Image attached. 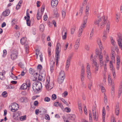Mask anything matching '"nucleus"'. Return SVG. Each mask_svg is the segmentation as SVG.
<instances>
[{
  "label": "nucleus",
  "mask_w": 122,
  "mask_h": 122,
  "mask_svg": "<svg viewBox=\"0 0 122 122\" xmlns=\"http://www.w3.org/2000/svg\"><path fill=\"white\" fill-rule=\"evenodd\" d=\"M106 23V29L103 32V36L102 37L103 40H106L107 37V35L109 33L110 25L109 22L105 19L104 16H103L101 18L96 19L94 22V24L97 25L100 29H102L104 27Z\"/></svg>",
  "instance_id": "obj_1"
},
{
  "label": "nucleus",
  "mask_w": 122,
  "mask_h": 122,
  "mask_svg": "<svg viewBox=\"0 0 122 122\" xmlns=\"http://www.w3.org/2000/svg\"><path fill=\"white\" fill-rule=\"evenodd\" d=\"M42 85L41 83L39 81H35L33 83L32 88L34 91H38L41 88Z\"/></svg>",
  "instance_id": "obj_2"
},
{
  "label": "nucleus",
  "mask_w": 122,
  "mask_h": 122,
  "mask_svg": "<svg viewBox=\"0 0 122 122\" xmlns=\"http://www.w3.org/2000/svg\"><path fill=\"white\" fill-rule=\"evenodd\" d=\"M65 73L64 71H61L60 72L58 78V81L60 84H61L65 78Z\"/></svg>",
  "instance_id": "obj_3"
},
{
  "label": "nucleus",
  "mask_w": 122,
  "mask_h": 122,
  "mask_svg": "<svg viewBox=\"0 0 122 122\" xmlns=\"http://www.w3.org/2000/svg\"><path fill=\"white\" fill-rule=\"evenodd\" d=\"M50 78L49 77L47 79L45 85L46 89L48 91L51 90L53 88L54 86L53 83L52 82H51L50 83Z\"/></svg>",
  "instance_id": "obj_4"
},
{
  "label": "nucleus",
  "mask_w": 122,
  "mask_h": 122,
  "mask_svg": "<svg viewBox=\"0 0 122 122\" xmlns=\"http://www.w3.org/2000/svg\"><path fill=\"white\" fill-rule=\"evenodd\" d=\"M19 107L18 104L16 103H12L11 106H9V108L11 109L13 112H15L18 110Z\"/></svg>",
  "instance_id": "obj_5"
},
{
  "label": "nucleus",
  "mask_w": 122,
  "mask_h": 122,
  "mask_svg": "<svg viewBox=\"0 0 122 122\" xmlns=\"http://www.w3.org/2000/svg\"><path fill=\"white\" fill-rule=\"evenodd\" d=\"M60 51V50L59 49V47L58 46H56V56L55 58L56 59V63L57 64L58 63V59L60 58V55H59V53Z\"/></svg>",
  "instance_id": "obj_6"
},
{
  "label": "nucleus",
  "mask_w": 122,
  "mask_h": 122,
  "mask_svg": "<svg viewBox=\"0 0 122 122\" xmlns=\"http://www.w3.org/2000/svg\"><path fill=\"white\" fill-rule=\"evenodd\" d=\"M18 55V52L16 51H12L10 54L11 59L14 60L16 59Z\"/></svg>",
  "instance_id": "obj_7"
},
{
  "label": "nucleus",
  "mask_w": 122,
  "mask_h": 122,
  "mask_svg": "<svg viewBox=\"0 0 122 122\" xmlns=\"http://www.w3.org/2000/svg\"><path fill=\"white\" fill-rule=\"evenodd\" d=\"M93 117L94 120L97 121L98 118V116L96 113V110L95 106L93 107L92 109Z\"/></svg>",
  "instance_id": "obj_8"
},
{
  "label": "nucleus",
  "mask_w": 122,
  "mask_h": 122,
  "mask_svg": "<svg viewBox=\"0 0 122 122\" xmlns=\"http://www.w3.org/2000/svg\"><path fill=\"white\" fill-rule=\"evenodd\" d=\"M87 18H86L84 19L83 23L80 26V29L83 30L84 28L86 26V23L87 22Z\"/></svg>",
  "instance_id": "obj_9"
},
{
  "label": "nucleus",
  "mask_w": 122,
  "mask_h": 122,
  "mask_svg": "<svg viewBox=\"0 0 122 122\" xmlns=\"http://www.w3.org/2000/svg\"><path fill=\"white\" fill-rule=\"evenodd\" d=\"M71 57L72 56H69L67 60L66 64V70L67 71L68 70V69L69 67L70 64V60L71 59Z\"/></svg>",
  "instance_id": "obj_10"
},
{
  "label": "nucleus",
  "mask_w": 122,
  "mask_h": 122,
  "mask_svg": "<svg viewBox=\"0 0 122 122\" xmlns=\"http://www.w3.org/2000/svg\"><path fill=\"white\" fill-rule=\"evenodd\" d=\"M99 62L100 67H102L104 65L103 61V56L102 55L100 54L99 56Z\"/></svg>",
  "instance_id": "obj_11"
},
{
  "label": "nucleus",
  "mask_w": 122,
  "mask_h": 122,
  "mask_svg": "<svg viewBox=\"0 0 122 122\" xmlns=\"http://www.w3.org/2000/svg\"><path fill=\"white\" fill-rule=\"evenodd\" d=\"M93 64L95 66L94 73L96 74L97 73L98 70L99 66L97 64V62H94Z\"/></svg>",
  "instance_id": "obj_12"
},
{
  "label": "nucleus",
  "mask_w": 122,
  "mask_h": 122,
  "mask_svg": "<svg viewBox=\"0 0 122 122\" xmlns=\"http://www.w3.org/2000/svg\"><path fill=\"white\" fill-rule=\"evenodd\" d=\"M80 39L79 38L77 39L75 42V44L74 46V48L76 50L78 49L79 47L80 44Z\"/></svg>",
  "instance_id": "obj_13"
},
{
  "label": "nucleus",
  "mask_w": 122,
  "mask_h": 122,
  "mask_svg": "<svg viewBox=\"0 0 122 122\" xmlns=\"http://www.w3.org/2000/svg\"><path fill=\"white\" fill-rule=\"evenodd\" d=\"M97 42L101 50L102 51V49H103V47L101 39L100 38H97Z\"/></svg>",
  "instance_id": "obj_14"
},
{
  "label": "nucleus",
  "mask_w": 122,
  "mask_h": 122,
  "mask_svg": "<svg viewBox=\"0 0 122 122\" xmlns=\"http://www.w3.org/2000/svg\"><path fill=\"white\" fill-rule=\"evenodd\" d=\"M89 7L88 6H86V10L85 11V16L84 19L87 18V17L89 15Z\"/></svg>",
  "instance_id": "obj_15"
},
{
  "label": "nucleus",
  "mask_w": 122,
  "mask_h": 122,
  "mask_svg": "<svg viewBox=\"0 0 122 122\" xmlns=\"http://www.w3.org/2000/svg\"><path fill=\"white\" fill-rule=\"evenodd\" d=\"M10 12V10L9 9H7L4 11L2 13L3 15L5 16H8Z\"/></svg>",
  "instance_id": "obj_16"
},
{
  "label": "nucleus",
  "mask_w": 122,
  "mask_h": 122,
  "mask_svg": "<svg viewBox=\"0 0 122 122\" xmlns=\"http://www.w3.org/2000/svg\"><path fill=\"white\" fill-rule=\"evenodd\" d=\"M53 16L54 18H57L59 17V15L58 13L57 9H55L54 11Z\"/></svg>",
  "instance_id": "obj_17"
},
{
  "label": "nucleus",
  "mask_w": 122,
  "mask_h": 122,
  "mask_svg": "<svg viewBox=\"0 0 122 122\" xmlns=\"http://www.w3.org/2000/svg\"><path fill=\"white\" fill-rule=\"evenodd\" d=\"M108 84L109 85H112H112H114V83L111 80V76L109 75H108Z\"/></svg>",
  "instance_id": "obj_18"
},
{
  "label": "nucleus",
  "mask_w": 122,
  "mask_h": 122,
  "mask_svg": "<svg viewBox=\"0 0 122 122\" xmlns=\"http://www.w3.org/2000/svg\"><path fill=\"white\" fill-rule=\"evenodd\" d=\"M26 15L27 17H28V18H27V19L26 20V23L27 25L30 26V24L31 23V22L29 20L30 17L29 13L27 12L26 13Z\"/></svg>",
  "instance_id": "obj_19"
},
{
  "label": "nucleus",
  "mask_w": 122,
  "mask_h": 122,
  "mask_svg": "<svg viewBox=\"0 0 122 122\" xmlns=\"http://www.w3.org/2000/svg\"><path fill=\"white\" fill-rule=\"evenodd\" d=\"M112 88L111 89V96L112 97L114 98L115 96V90L114 88V85L112 86Z\"/></svg>",
  "instance_id": "obj_20"
},
{
  "label": "nucleus",
  "mask_w": 122,
  "mask_h": 122,
  "mask_svg": "<svg viewBox=\"0 0 122 122\" xmlns=\"http://www.w3.org/2000/svg\"><path fill=\"white\" fill-rule=\"evenodd\" d=\"M42 15V14L40 13L39 11H38L36 16L38 20H39L41 19Z\"/></svg>",
  "instance_id": "obj_21"
},
{
  "label": "nucleus",
  "mask_w": 122,
  "mask_h": 122,
  "mask_svg": "<svg viewBox=\"0 0 122 122\" xmlns=\"http://www.w3.org/2000/svg\"><path fill=\"white\" fill-rule=\"evenodd\" d=\"M20 43L22 44L23 45L26 43V38L25 37H23L20 40Z\"/></svg>",
  "instance_id": "obj_22"
},
{
  "label": "nucleus",
  "mask_w": 122,
  "mask_h": 122,
  "mask_svg": "<svg viewBox=\"0 0 122 122\" xmlns=\"http://www.w3.org/2000/svg\"><path fill=\"white\" fill-rule=\"evenodd\" d=\"M58 2V1H56L54 2V1H51V5L52 7L53 8L55 7L57 5Z\"/></svg>",
  "instance_id": "obj_23"
},
{
  "label": "nucleus",
  "mask_w": 122,
  "mask_h": 122,
  "mask_svg": "<svg viewBox=\"0 0 122 122\" xmlns=\"http://www.w3.org/2000/svg\"><path fill=\"white\" fill-rule=\"evenodd\" d=\"M28 87L27 85H26L25 83L23 84L20 87V89H21L24 90L26 89Z\"/></svg>",
  "instance_id": "obj_24"
},
{
  "label": "nucleus",
  "mask_w": 122,
  "mask_h": 122,
  "mask_svg": "<svg viewBox=\"0 0 122 122\" xmlns=\"http://www.w3.org/2000/svg\"><path fill=\"white\" fill-rule=\"evenodd\" d=\"M87 77L89 79H90L91 78V71H86Z\"/></svg>",
  "instance_id": "obj_25"
},
{
  "label": "nucleus",
  "mask_w": 122,
  "mask_h": 122,
  "mask_svg": "<svg viewBox=\"0 0 122 122\" xmlns=\"http://www.w3.org/2000/svg\"><path fill=\"white\" fill-rule=\"evenodd\" d=\"M122 92V85L121 86V87L119 89L118 94V97L119 98Z\"/></svg>",
  "instance_id": "obj_26"
},
{
  "label": "nucleus",
  "mask_w": 122,
  "mask_h": 122,
  "mask_svg": "<svg viewBox=\"0 0 122 122\" xmlns=\"http://www.w3.org/2000/svg\"><path fill=\"white\" fill-rule=\"evenodd\" d=\"M20 101L22 102H26L27 101V98L25 97H22L20 99Z\"/></svg>",
  "instance_id": "obj_27"
},
{
  "label": "nucleus",
  "mask_w": 122,
  "mask_h": 122,
  "mask_svg": "<svg viewBox=\"0 0 122 122\" xmlns=\"http://www.w3.org/2000/svg\"><path fill=\"white\" fill-rule=\"evenodd\" d=\"M33 75V77H34V79H33V80H36L37 79V78H38L39 75H38L37 72H36Z\"/></svg>",
  "instance_id": "obj_28"
},
{
  "label": "nucleus",
  "mask_w": 122,
  "mask_h": 122,
  "mask_svg": "<svg viewBox=\"0 0 122 122\" xmlns=\"http://www.w3.org/2000/svg\"><path fill=\"white\" fill-rule=\"evenodd\" d=\"M44 29V25L41 24L40 25V31L43 32Z\"/></svg>",
  "instance_id": "obj_29"
},
{
  "label": "nucleus",
  "mask_w": 122,
  "mask_h": 122,
  "mask_svg": "<svg viewBox=\"0 0 122 122\" xmlns=\"http://www.w3.org/2000/svg\"><path fill=\"white\" fill-rule=\"evenodd\" d=\"M29 71L30 73L32 75H34L36 73L34 69L31 68L30 69Z\"/></svg>",
  "instance_id": "obj_30"
},
{
  "label": "nucleus",
  "mask_w": 122,
  "mask_h": 122,
  "mask_svg": "<svg viewBox=\"0 0 122 122\" xmlns=\"http://www.w3.org/2000/svg\"><path fill=\"white\" fill-rule=\"evenodd\" d=\"M83 30H81L80 29H79L78 34V37H80L82 34V32Z\"/></svg>",
  "instance_id": "obj_31"
},
{
  "label": "nucleus",
  "mask_w": 122,
  "mask_h": 122,
  "mask_svg": "<svg viewBox=\"0 0 122 122\" xmlns=\"http://www.w3.org/2000/svg\"><path fill=\"white\" fill-rule=\"evenodd\" d=\"M55 62L53 61L52 60L51 61L50 63V67H54Z\"/></svg>",
  "instance_id": "obj_32"
},
{
  "label": "nucleus",
  "mask_w": 122,
  "mask_h": 122,
  "mask_svg": "<svg viewBox=\"0 0 122 122\" xmlns=\"http://www.w3.org/2000/svg\"><path fill=\"white\" fill-rule=\"evenodd\" d=\"M36 58H37L38 57V55L40 52V50L38 49H37L36 50Z\"/></svg>",
  "instance_id": "obj_33"
},
{
  "label": "nucleus",
  "mask_w": 122,
  "mask_h": 122,
  "mask_svg": "<svg viewBox=\"0 0 122 122\" xmlns=\"http://www.w3.org/2000/svg\"><path fill=\"white\" fill-rule=\"evenodd\" d=\"M26 85H27L28 87L29 88L30 86V82L29 80H26V83H25Z\"/></svg>",
  "instance_id": "obj_34"
},
{
  "label": "nucleus",
  "mask_w": 122,
  "mask_h": 122,
  "mask_svg": "<svg viewBox=\"0 0 122 122\" xmlns=\"http://www.w3.org/2000/svg\"><path fill=\"white\" fill-rule=\"evenodd\" d=\"M117 65L120 64V60L119 57L118 56H117Z\"/></svg>",
  "instance_id": "obj_35"
},
{
  "label": "nucleus",
  "mask_w": 122,
  "mask_h": 122,
  "mask_svg": "<svg viewBox=\"0 0 122 122\" xmlns=\"http://www.w3.org/2000/svg\"><path fill=\"white\" fill-rule=\"evenodd\" d=\"M91 71L90 70V66L89 63L87 64L86 71Z\"/></svg>",
  "instance_id": "obj_36"
},
{
  "label": "nucleus",
  "mask_w": 122,
  "mask_h": 122,
  "mask_svg": "<svg viewBox=\"0 0 122 122\" xmlns=\"http://www.w3.org/2000/svg\"><path fill=\"white\" fill-rule=\"evenodd\" d=\"M7 93L6 91L3 92L2 94V96L4 97H6L7 96Z\"/></svg>",
  "instance_id": "obj_37"
},
{
  "label": "nucleus",
  "mask_w": 122,
  "mask_h": 122,
  "mask_svg": "<svg viewBox=\"0 0 122 122\" xmlns=\"http://www.w3.org/2000/svg\"><path fill=\"white\" fill-rule=\"evenodd\" d=\"M83 10V7H80V8L79 14L81 15L82 14V12Z\"/></svg>",
  "instance_id": "obj_38"
},
{
  "label": "nucleus",
  "mask_w": 122,
  "mask_h": 122,
  "mask_svg": "<svg viewBox=\"0 0 122 122\" xmlns=\"http://www.w3.org/2000/svg\"><path fill=\"white\" fill-rule=\"evenodd\" d=\"M104 102L106 104L107 102V96L105 94V93H104Z\"/></svg>",
  "instance_id": "obj_39"
},
{
  "label": "nucleus",
  "mask_w": 122,
  "mask_h": 122,
  "mask_svg": "<svg viewBox=\"0 0 122 122\" xmlns=\"http://www.w3.org/2000/svg\"><path fill=\"white\" fill-rule=\"evenodd\" d=\"M4 77V75L3 73L0 72V79L1 80L3 79Z\"/></svg>",
  "instance_id": "obj_40"
},
{
  "label": "nucleus",
  "mask_w": 122,
  "mask_h": 122,
  "mask_svg": "<svg viewBox=\"0 0 122 122\" xmlns=\"http://www.w3.org/2000/svg\"><path fill=\"white\" fill-rule=\"evenodd\" d=\"M44 79V77H43L42 76H41V75H40L38 76V79L39 81H42V80H43Z\"/></svg>",
  "instance_id": "obj_41"
},
{
  "label": "nucleus",
  "mask_w": 122,
  "mask_h": 122,
  "mask_svg": "<svg viewBox=\"0 0 122 122\" xmlns=\"http://www.w3.org/2000/svg\"><path fill=\"white\" fill-rule=\"evenodd\" d=\"M85 74V70L84 68L83 67L81 69V75H84Z\"/></svg>",
  "instance_id": "obj_42"
},
{
  "label": "nucleus",
  "mask_w": 122,
  "mask_h": 122,
  "mask_svg": "<svg viewBox=\"0 0 122 122\" xmlns=\"http://www.w3.org/2000/svg\"><path fill=\"white\" fill-rule=\"evenodd\" d=\"M110 39L111 40V43L112 44L113 46H114L115 42L114 41V40H113L112 37H111L110 38Z\"/></svg>",
  "instance_id": "obj_43"
},
{
  "label": "nucleus",
  "mask_w": 122,
  "mask_h": 122,
  "mask_svg": "<svg viewBox=\"0 0 122 122\" xmlns=\"http://www.w3.org/2000/svg\"><path fill=\"white\" fill-rule=\"evenodd\" d=\"M45 118L47 120H49L50 119L49 116L47 114L45 115Z\"/></svg>",
  "instance_id": "obj_44"
},
{
  "label": "nucleus",
  "mask_w": 122,
  "mask_h": 122,
  "mask_svg": "<svg viewBox=\"0 0 122 122\" xmlns=\"http://www.w3.org/2000/svg\"><path fill=\"white\" fill-rule=\"evenodd\" d=\"M62 18H64L66 16V12L65 11H62Z\"/></svg>",
  "instance_id": "obj_45"
},
{
  "label": "nucleus",
  "mask_w": 122,
  "mask_h": 122,
  "mask_svg": "<svg viewBox=\"0 0 122 122\" xmlns=\"http://www.w3.org/2000/svg\"><path fill=\"white\" fill-rule=\"evenodd\" d=\"M90 60L91 61H92L93 64L94 63V62H96L94 59L92 54L91 56L90 57Z\"/></svg>",
  "instance_id": "obj_46"
},
{
  "label": "nucleus",
  "mask_w": 122,
  "mask_h": 122,
  "mask_svg": "<svg viewBox=\"0 0 122 122\" xmlns=\"http://www.w3.org/2000/svg\"><path fill=\"white\" fill-rule=\"evenodd\" d=\"M44 100L45 102H49L50 100V99L47 97H46L44 98Z\"/></svg>",
  "instance_id": "obj_47"
},
{
  "label": "nucleus",
  "mask_w": 122,
  "mask_h": 122,
  "mask_svg": "<svg viewBox=\"0 0 122 122\" xmlns=\"http://www.w3.org/2000/svg\"><path fill=\"white\" fill-rule=\"evenodd\" d=\"M61 100L64 103L68 106L69 105L66 102L63 98L61 99Z\"/></svg>",
  "instance_id": "obj_48"
},
{
  "label": "nucleus",
  "mask_w": 122,
  "mask_h": 122,
  "mask_svg": "<svg viewBox=\"0 0 122 122\" xmlns=\"http://www.w3.org/2000/svg\"><path fill=\"white\" fill-rule=\"evenodd\" d=\"M119 109H115V113L117 116H118L119 114Z\"/></svg>",
  "instance_id": "obj_49"
},
{
  "label": "nucleus",
  "mask_w": 122,
  "mask_h": 122,
  "mask_svg": "<svg viewBox=\"0 0 122 122\" xmlns=\"http://www.w3.org/2000/svg\"><path fill=\"white\" fill-rule=\"evenodd\" d=\"M81 80V81H83L84 79L85 76L84 75H80Z\"/></svg>",
  "instance_id": "obj_50"
},
{
  "label": "nucleus",
  "mask_w": 122,
  "mask_h": 122,
  "mask_svg": "<svg viewBox=\"0 0 122 122\" xmlns=\"http://www.w3.org/2000/svg\"><path fill=\"white\" fill-rule=\"evenodd\" d=\"M26 119V116H22L20 118V120L22 121L25 120Z\"/></svg>",
  "instance_id": "obj_51"
},
{
  "label": "nucleus",
  "mask_w": 122,
  "mask_h": 122,
  "mask_svg": "<svg viewBox=\"0 0 122 122\" xmlns=\"http://www.w3.org/2000/svg\"><path fill=\"white\" fill-rule=\"evenodd\" d=\"M112 62V61H110V66L111 70H114V69H113V66Z\"/></svg>",
  "instance_id": "obj_52"
},
{
  "label": "nucleus",
  "mask_w": 122,
  "mask_h": 122,
  "mask_svg": "<svg viewBox=\"0 0 122 122\" xmlns=\"http://www.w3.org/2000/svg\"><path fill=\"white\" fill-rule=\"evenodd\" d=\"M112 73L113 74V79L114 80L115 79V77L116 76V74L115 73V71L114 70H112Z\"/></svg>",
  "instance_id": "obj_53"
},
{
  "label": "nucleus",
  "mask_w": 122,
  "mask_h": 122,
  "mask_svg": "<svg viewBox=\"0 0 122 122\" xmlns=\"http://www.w3.org/2000/svg\"><path fill=\"white\" fill-rule=\"evenodd\" d=\"M56 94H53L52 96V99L53 100H55L56 98Z\"/></svg>",
  "instance_id": "obj_54"
},
{
  "label": "nucleus",
  "mask_w": 122,
  "mask_h": 122,
  "mask_svg": "<svg viewBox=\"0 0 122 122\" xmlns=\"http://www.w3.org/2000/svg\"><path fill=\"white\" fill-rule=\"evenodd\" d=\"M116 15L117 16L116 17V21L117 22H118L119 21V19L120 18V16L119 15H118L117 14H116Z\"/></svg>",
  "instance_id": "obj_55"
},
{
  "label": "nucleus",
  "mask_w": 122,
  "mask_h": 122,
  "mask_svg": "<svg viewBox=\"0 0 122 122\" xmlns=\"http://www.w3.org/2000/svg\"><path fill=\"white\" fill-rule=\"evenodd\" d=\"M89 120L90 121H92V115L91 114V111H90V112H89Z\"/></svg>",
  "instance_id": "obj_56"
},
{
  "label": "nucleus",
  "mask_w": 122,
  "mask_h": 122,
  "mask_svg": "<svg viewBox=\"0 0 122 122\" xmlns=\"http://www.w3.org/2000/svg\"><path fill=\"white\" fill-rule=\"evenodd\" d=\"M66 32H65V33L64 35L62 36V39L63 40H65L66 39Z\"/></svg>",
  "instance_id": "obj_57"
},
{
  "label": "nucleus",
  "mask_w": 122,
  "mask_h": 122,
  "mask_svg": "<svg viewBox=\"0 0 122 122\" xmlns=\"http://www.w3.org/2000/svg\"><path fill=\"white\" fill-rule=\"evenodd\" d=\"M114 56H115L112 55V56L111 57V59H112V61H112V62H115Z\"/></svg>",
  "instance_id": "obj_58"
},
{
  "label": "nucleus",
  "mask_w": 122,
  "mask_h": 122,
  "mask_svg": "<svg viewBox=\"0 0 122 122\" xmlns=\"http://www.w3.org/2000/svg\"><path fill=\"white\" fill-rule=\"evenodd\" d=\"M7 54L6 51L5 50H4L3 51V57H4Z\"/></svg>",
  "instance_id": "obj_59"
},
{
  "label": "nucleus",
  "mask_w": 122,
  "mask_h": 122,
  "mask_svg": "<svg viewBox=\"0 0 122 122\" xmlns=\"http://www.w3.org/2000/svg\"><path fill=\"white\" fill-rule=\"evenodd\" d=\"M19 66L21 68H24V66L23 64L22 63H20L19 64Z\"/></svg>",
  "instance_id": "obj_60"
},
{
  "label": "nucleus",
  "mask_w": 122,
  "mask_h": 122,
  "mask_svg": "<svg viewBox=\"0 0 122 122\" xmlns=\"http://www.w3.org/2000/svg\"><path fill=\"white\" fill-rule=\"evenodd\" d=\"M20 34L19 32H17L15 34V36L17 37L18 38L19 37Z\"/></svg>",
  "instance_id": "obj_61"
},
{
  "label": "nucleus",
  "mask_w": 122,
  "mask_h": 122,
  "mask_svg": "<svg viewBox=\"0 0 122 122\" xmlns=\"http://www.w3.org/2000/svg\"><path fill=\"white\" fill-rule=\"evenodd\" d=\"M68 45H69L68 43H66V44L65 45L64 47V50L66 51V50L67 48L68 47Z\"/></svg>",
  "instance_id": "obj_62"
},
{
  "label": "nucleus",
  "mask_w": 122,
  "mask_h": 122,
  "mask_svg": "<svg viewBox=\"0 0 122 122\" xmlns=\"http://www.w3.org/2000/svg\"><path fill=\"white\" fill-rule=\"evenodd\" d=\"M67 95L68 92L67 91H65L62 94L63 96H64L65 97Z\"/></svg>",
  "instance_id": "obj_63"
},
{
  "label": "nucleus",
  "mask_w": 122,
  "mask_h": 122,
  "mask_svg": "<svg viewBox=\"0 0 122 122\" xmlns=\"http://www.w3.org/2000/svg\"><path fill=\"white\" fill-rule=\"evenodd\" d=\"M37 68L38 69H39L41 70L42 69V67L41 65H39L37 66Z\"/></svg>",
  "instance_id": "obj_64"
}]
</instances>
